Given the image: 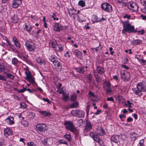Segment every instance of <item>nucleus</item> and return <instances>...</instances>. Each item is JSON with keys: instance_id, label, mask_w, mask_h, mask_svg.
Here are the masks:
<instances>
[{"instance_id": "obj_45", "label": "nucleus", "mask_w": 146, "mask_h": 146, "mask_svg": "<svg viewBox=\"0 0 146 146\" xmlns=\"http://www.w3.org/2000/svg\"><path fill=\"white\" fill-rule=\"evenodd\" d=\"M18 62V60L16 58H13L12 61V64L14 65L17 64Z\"/></svg>"}, {"instance_id": "obj_10", "label": "nucleus", "mask_w": 146, "mask_h": 146, "mask_svg": "<svg viewBox=\"0 0 146 146\" xmlns=\"http://www.w3.org/2000/svg\"><path fill=\"white\" fill-rule=\"evenodd\" d=\"M129 8L132 11L137 12L138 11V6L136 3L132 2L130 3V7Z\"/></svg>"}, {"instance_id": "obj_34", "label": "nucleus", "mask_w": 146, "mask_h": 146, "mask_svg": "<svg viewBox=\"0 0 146 146\" xmlns=\"http://www.w3.org/2000/svg\"><path fill=\"white\" fill-rule=\"evenodd\" d=\"M50 140V139L48 138L45 139L42 141V143L44 145H50L51 143L48 142Z\"/></svg>"}, {"instance_id": "obj_16", "label": "nucleus", "mask_w": 146, "mask_h": 146, "mask_svg": "<svg viewBox=\"0 0 146 146\" xmlns=\"http://www.w3.org/2000/svg\"><path fill=\"white\" fill-rule=\"evenodd\" d=\"M73 52L74 54L78 58L80 59H82L83 58L82 53L80 51L77 50H74Z\"/></svg>"}, {"instance_id": "obj_40", "label": "nucleus", "mask_w": 146, "mask_h": 146, "mask_svg": "<svg viewBox=\"0 0 146 146\" xmlns=\"http://www.w3.org/2000/svg\"><path fill=\"white\" fill-rule=\"evenodd\" d=\"M25 73L26 75V77L25 78H28L32 76L31 72L28 70H26Z\"/></svg>"}, {"instance_id": "obj_1", "label": "nucleus", "mask_w": 146, "mask_h": 146, "mask_svg": "<svg viewBox=\"0 0 146 146\" xmlns=\"http://www.w3.org/2000/svg\"><path fill=\"white\" fill-rule=\"evenodd\" d=\"M137 88L132 89V91L133 92L134 94L141 96L143 94L142 92H146V88L142 83L140 82L137 84Z\"/></svg>"}, {"instance_id": "obj_23", "label": "nucleus", "mask_w": 146, "mask_h": 146, "mask_svg": "<svg viewBox=\"0 0 146 146\" xmlns=\"http://www.w3.org/2000/svg\"><path fill=\"white\" fill-rule=\"evenodd\" d=\"M54 29L56 31H60L62 29V27L58 23H56L53 26Z\"/></svg>"}, {"instance_id": "obj_51", "label": "nucleus", "mask_w": 146, "mask_h": 146, "mask_svg": "<svg viewBox=\"0 0 146 146\" xmlns=\"http://www.w3.org/2000/svg\"><path fill=\"white\" fill-rule=\"evenodd\" d=\"M79 5L82 7H84L85 6V3L83 0H81L78 2Z\"/></svg>"}, {"instance_id": "obj_24", "label": "nucleus", "mask_w": 146, "mask_h": 146, "mask_svg": "<svg viewBox=\"0 0 146 146\" xmlns=\"http://www.w3.org/2000/svg\"><path fill=\"white\" fill-rule=\"evenodd\" d=\"M141 4L145 6L142 9V11L146 14V0H140V1Z\"/></svg>"}, {"instance_id": "obj_56", "label": "nucleus", "mask_w": 146, "mask_h": 146, "mask_svg": "<svg viewBox=\"0 0 146 146\" xmlns=\"http://www.w3.org/2000/svg\"><path fill=\"white\" fill-rule=\"evenodd\" d=\"M26 88H23V89H21L19 90H17V92L19 93H23L26 91Z\"/></svg>"}, {"instance_id": "obj_48", "label": "nucleus", "mask_w": 146, "mask_h": 146, "mask_svg": "<svg viewBox=\"0 0 146 146\" xmlns=\"http://www.w3.org/2000/svg\"><path fill=\"white\" fill-rule=\"evenodd\" d=\"M144 139L140 140L139 141V143L137 145V146H145L144 144Z\"/></svg>"}, {"instance_id": "obj_18", "label": "nucleus", "mask_w": 146, "mask_h": 146, "mask_svg": "<svg viewBox=\"0 0 146 146\" xmlns=\"http://www.w3.org/2000/svg\"><path fill=\"white\" fill-rule=\"evenodd\" d=\"M15 46L18 48L21 47V44L18 39L16 37H14L12 39Z\"/></svg>"}, {"instance_id": "obj_53", "label": "nucleus", "mask_w": 146, "mask_h": 146, "mask_svg": "<svg viewBox=\"0 0 146 146\" xmlns=\"http://www.w3.org/2000/svg\"><path fill=\"white\" fill-rule=\"evenodd\" d=\"M123 18L124 19H131V16L127 14L124 15L123 16Z\"/></svg>"}, {"instance_id": "obj_33", "label": "nucleus", "mask_w": 146, "mask_h": 146, "mask_svg": "<svg viewBox=\"0 0 146 146\" xmlns=\"http://www.w3.org/2000/svg\"><path fill=\"white\" fill-rule=\"evenodd\" d=\"M4 74H5V76L7 78H9L11 80H14L15 78V76L12 74L9 73H7L5 72H4Z\"/></svg>"}, {"instance_id": "obj_11", "label": "nucleus", "mask_w": 146, "mask_h": 146, "mask_svg": "<svg viewBox=\"0 0 146 146\" xmlns=\"http://www.w3.org/2000/svg\"><path fill=\"white\" fill-rule=\"evenodd\" d=\"M129 136L131 141L132 142V145L134 144L135 140L139 137V135L134 132L130 133Z\"/></svg>"}, {"instance_id": "obj_2", "label": "nucleus", "mask_w": 146, "mask_h": 146, "mask_svg": "<svg viewBox=\"0 0 146 146\" xmlns=\"http://www.w3.org/2000/svg\"><path fill=\"white\" fill-rule=\"evenodd\" d=\"M123 27H124L126 32L128 33H134L136 32L134 27L131 25L128 21H122Z\"/></svg>"}, {"instance_id": "obj_29", "label": "nucleus", "mask_w": 146, "mask_h": 146, "mask_svg": "<svg viewBox=\"0 0 146 146\" xmlns=\"http://www.w3.org/2000/svg\"><path fill=\"white\" fill-rule=\"evenodd\" d=\"M74 69L77 72L81 74L83 73L85 71L84 68L83 66L75 68Z\"/></svg>"}, {"instance_id": "obj_15", "label": "nucleus", "mask_w": 146, "mask_h": 146, "mask_svg": "<svg viewBox=\"0 0 146 146\" xmlns=\"http://www.w3.org/2000/svg\"><path fill=\"white\" fill-rule=\"evenodd\" d=\"M21 0H14L13 1L12 6L14 8H16L21 4Z\"/></svg>"}, {"instance_id": "obj_21", "label": "nucleus", "mask_w": 146, "mask_h": 146, "mask_svg": "<svg viewBox=\"0 0 146 146\" xmlns=\"http://www.w3.org/2000/svg\"><path fill=\"white\" fill-rule=\"evenodd\" d=\"M14 118L13 117L9 116L5 120V121L9 125H12L14 123Z\"/></svg>"}, {"instance_id": "obj_12", "label": "nucleus", "mask_w": 146, "mask_h": 146, "mask_svg": "<svg viewBox=\"0 0 146 146\" xmlns=\"http://www.w3.org/2000/svg\"><path fill=\"white\" fill-rule=\"evenodd\" d=\"M90 135L93 138L94 141L98 143L101 141L98 135L94 132H91L90 133Z\"/></svg>"}, {"instance_id": "obj_28", "label": "nucleus", "mask_w": 146, "mask_h": 146, "mask_svg": "<svg viewBox=\"0 0 146 146\" xmlns=\"http://www.w3.org/2000/svg\"><path fill=\"white\" fill-rule=\"evenodd\" d=\"M101 19L98 18L97 16L96 15L93 16L92 21L93 23H94L96 22H98L100 21Z\"/></svg>"}, {"instance_id": "obj_42", "label": "nucleus", "mask_w": 146, "mask_h": 146, "mask_svg": "<svg viewBox=\"0 0 146 146\" xmlns=\"http://www.w3.org/2000/svg\"><path fill=\"white\" fill-rule=\"evenodd\" d=\"M105 84L106 85L104 86V89L111 87V85L110 82H106L105 83Z\"/></svg>"}, {"instance_id": "obj_36", "label": "nucleus", "mask_w": 146, "mask_h": 146, "mask_svg": "<svg viewBox=\"0 0 146 146\" xmlns=\"http://www.w3.org/2000/svg\"><path fill=\"white\" fill-rule=\"evenodd\" d=\"M78 102H75L70 105V108H76L78 107Z\"/></svg>"}, {"instance_id": "obj_22", "label": "nucleus", "mask_w": 146, "mask_h": 146, "mask_svg": "<svg viewBox=\"0 0 146 146\" xmlns=\"http://www.w3.org/2000/svg\"><path fill=\"white\" fill-rule=\"evenodd\" d=\"M92 125L91 124L90 121H86L85 127V129L86 131H88L92 129Z\"/></svg>"}, {"instance_id": "obj_4", "label": "nucleus", "mask_w": 146, "mask_h": 146, "mask_svg": "<svg viewBox=\"0 0 146 146\" xmlns=\"http://www.w3.org/2000/svg\"><path fill=\"white\" fill-rule=\"evenodd\" d=\"M64 125L67 129H68L72 132L74 133L75 131L76 128L72 122L66 121L65 122Z\"/></svg>"}, {"instance_id": "obj_35", "label": "nucleus", "mask_w": 146, "mask_h": 146, "mask_svg": "<svg viewBox=\"0 0 146 146\" xmlns=\"http://www.w3.org/2000/svg\"><path fill=\"white\" fill-rule=\"evenodd\" d=\"M7 67L3 64L0 65V73L4 71H5L7 69Z\"/></svg>"}, {"instance_id": "obj_50", "label": "nucleus", "mask_w": 146, "mask_h": 146, "mask_svg": "<svg viewBox=\"0 0 146 146\" xmlns=\"http://www.w3.org/2000/svg\"><path fill=\"white\" fill-rule=\"evenodd\" d=\"M25 79L28 80V81L31 83L34 84L35 82V81L33 78L32 76L28 78H25Z\"/></svg>"}, {"instance_id": "obj_7", "label": "nucleus", "mask_w": 146, "mask_h": 146, "mask_svg": "<svg viewBox=\"0 0 146 146\" xmlns=\"http://www.w3.org/2000/svg\"><path fill=\"white\" fill-rule=\"evenodd\" d=\"M71 113L73 115L80 117H83L85 114L84 111L80 110H72Z\"/></svg>"}, {"instance_id": "obj_55", "label": "nucleus", "mask_w": 146, "mask_h": 146, "mask_svg": "<svg viewBox=\"0 0 146 146\" xmlns=\"http://www.w3.org/2000/svg\"><path fill=\"white\" fill-rule=\"evenodd\" d=\"M88 94L90 97L95 98V97L94 93H93L91 91H90Z\"/></svg>"}, {"instance_id": "obj_57", "label": "nucleus", "mask_w": 146, "mask_h": 146, "mask_svg": "<svg viewBox=\"0 0 146 146\" xmlns=\"http://www.w3.org/2000/svg\"><path fill=\"white\" fill-rule=\"evenodd\" d=\"M127 103L125 104V105H128V107L131 108L132 107L131 105H133V104L131 103L129 100L127 101Z\"/></svg>"}, {"instance_id": "obj_39", "label": "nucleus", "mask_w": 146, "mask_h": 146, "mask_svg": "<svg viewBox=\"0 0 146 146\" xmlns=\"http://www.w3.org/2000/svg\"><path fill=\"white\" fill-rule=\"evenodd\" d=\"M64 137L68 141H70L72 139L71 135L70 134H66L64 135Z\"/></svg>"}, {"instance_id": "obj_8", "label": "nucleus", "mask_w": 146, "mask_h": 146, "mask_svg": "<svg viewBox=\"0 0 146 146\" xmlns=\"http://www.w3.org/2000/svg\"><path fill=\"white\" fill-rule=\"evenodd\" d=\"M36 128L38 131L45 132L46 130V125L44 123H38L36 125Z\"/></svg>"}, {"instance_id": "obj_59", "label": "nucleus", "mask_w": 146, "mask_h": 146, "mask_svg": "<svg viewBox=\"0 0 146 146\" xmlns=\"http://www.w3.org/2000/svg\"><path fill=\"white\" fill-rule=\"evenodd\" d=\"M28 146H36L35 144L33 142H30L27 143Z\"/></svg>"}, {"instance_id": "obj_20", "label": "nucleus", "mask_w": 146, "mask_h": 146, "mask_svg": "<svg viewBox=\"0 0 146 146\" xmlns=\"http://www.w3.org/2000/svg\"><path fill=\"white\" fill-rule=\"evenodd\" d=\"M49 59L54 64H56L58 62L57 57L54 55H52L49 58Z\"/></svg>"}, {"instance_id": "obj_17", "label": "nucleus", "mask_w": 146, "mask_h": 146, "mask_svg": "<svg viewBox=\"0 0 146 146\" xmlns=\"http://www.w3.org/2000/svg\"><path fill=\"white\" fill-rule=\"evenodd\" d=\"M120 136L118 135H113L111 138V140L115 143H117L119 141Z\"/></svg>"}, {"instance_id": "obj_3", "label": "nucleus", "mask_w": 146, "mask_h": 146, "mask_svg": "<svg viewBox=\"0 0 146 146\" xmlns=\"http://www.w3.org/2000/svg\"><path fill=\"white\" fill-rule=\"evenodd\" d=\"M120 73L121 78L124 81L127 82L130 79V73L122 70L120 71Z\"/></svg>"}, {"instance_id": "obj_5", "label": "nucleus", "mask_w": 146, "mask_h": 146, "mask_svg": "<svg viewBox=\"0 0 146 146\" xmlns=\"http://www.w3.org/2000/svg\"><path fill=\"white\" fill-rule=\"evenodd\" d=\"M25 45L27 50L30 52L34 50L36 47L34 42L28 40L26 41Z\"/></svg>"}, {"instance_id": "obj_25", "label": "nucleus", "mask_w": 146, "mask_h": 146, "mask_svg": "<svg viewBox=\"0 0 146 146\" xmlns=\"http://www.w3.org/2000/svg\"><path fill=\"white\" fill-rule=\"evenodd\" d=\"M115 1L117 4L121 5L122 6H125L127 5V3L125 2V0H115Z\"/></svg>"}, {"instance_id": "obj_58", "label": "nucleus", "mask_w": 146, "mask_h": 146, "mask_svg": "<svg viewBox=\"0 0 146 146\" xmlns=\"http://www.w3.org/2000/svg\"><path fill=\"white\" fill-rule=\"evenodd\" d=\"M87 77L88 78V80L91 82L92 81V76L91 74H89L87 75Z\"/></svg>"}, {"instance_id": "obj_63", "label": "nucleus", "mask_w": 146, "mask_h": 146, "mask_svg": "<svg viewBox=\"0 0 146 146\" xmlns=\"http://www.w3.org/2000/svg\"><path fill=\"white\" fill-rule=\"evenodd\" d=\"M107 100L108 101H111L114 102V99L112 97H110L107 98Z\"/></svg>"}, {"instance_id": "obj_54", "label": "nucleus", "mask_w": 146, "mask_h": 146, "mask_svg": "<svg viewBox=\"0 0 146 146\" xmlns=\"http://www.w3.org/2000/svg\"><path fill=\"white\" fill-rule=\"evenodd\" d=\"M56 17V13H53V15L52 16V17L53 18L54 20H56L58 21L59 19L58 18Z\"/></svg>"}, {"instance_id": "obj_32", "label": "nucleus", "mask_w": 146, "mask_h": 146, "mask_svg": "<svg viewBox=\"0 0 146 146\" xmlns=\"http://www.w3.org/2000/svg\"><path fill=\"white\" fill-rule=\"evenodd\" d=\"M49 44L50 46L52 48H54V49L56 46V45L57 44L56 40L54 39L51 40Z\"/></svg>"}, {"instance_id": "obj_37", "label": "nucleus", "mask_w": 146, "mask_h": 146, "mask_svg": "<svg viewBox=\"0 0 146 146\" xmlns=\"http://www.w3.org/2000/svg\"><path fill=\"white\" fill-rule=\"evenodd\" d=\"M140 64L142 66H144L146 65V60H143L139 58H137Z\"/></svg>"}, {"instance_id": "obj_61", "label": "nucleus", "mask_w": 146, "mask_h": 146, "mask_svg": "<svg viewBox=\"0 0 146 146\" xmlns=\"http://www.w3.org/2000/svg\"><path fill=\"white\" fill-rule=\"evenodd\" d=\"M44 60L40 58H38L37 59V62L40 64H41L42 63L44 62Z\"/></svg>"}, {"instance_id": "obj_31", "label": "nucleus", "mask_w": 146, "mask_h": 146, "mask_svg": "<svg viewBox=\"0 0 146 146\" xmlns=\"http://www.w3.org/2000/svg\"><path fill=\"white\" fill-rule=\"evenodd\" d=\"M54 49L58 51L61 52L63 50V48L61 44H57L54 48Z\"/></svg>"}, {"instance_id": "obj_14", "label": "nucleus", "mask_w": 146, "mask_h": 146, "mask_svg": "<svg viewBox=\"0 0 146 146\" xmlns=\"http://www.w3.org/2000/svg\"><path fill=\"white\" fill-rule=\"evenodd\" d=\"M4 134L6 137L13 134V131L9 128H7L4 129Z\"/></svg>"}, {"instance_id": "obj_26", "label": "nucleus", "mask_w": 146, "mask_h": 146, "mask_svg": "<svg viewBox=\"0 0 146 146\" xmlns=\"http://www.w3.org/2000/svg\"><path fill=\"white\" fill-rule=\"evenodd\" d=\"M39 112L44 117H47L51 115V113L48 111H40Z\"/></svg>"}, {"instance_id": "obj_49", "label": "nucleus", "mask_w": 146, "mask_h": 146, "mask_svg": "<svg viewBox=\"0 0 146 146\" xmlns=\"http://www.w3.org/2000/svg\"><path fill=\"white\" fill-rule=\"evenodd\" d=\"M5 39L6 41L8 43L7 46H9L10 47L12 48L14 46V45L13 44H11L10 42H9V40L6 37H5Z\"/></svg>"}, {"instance_id": "obj_30", "label": "nucleus", "mask_w": 146, "mask_h": 146, "mask_svg": "<svg viewBox=\"0 0 146 146\" xmlns=\"http://www.w3.org/2000/svg\"><path fill=\"white\" fill-rule=\"evenodd\" d=\"M96 70L98 73L100 74H102L105 72L104 68L99 66L97 67Z\"/></svg>"}, {"instance_id": "obj_27", "label": "nucleus", "mask_w": 146, "mask_h": 146, "mask_svg": "<svg viewBox=\"0 0 146 146\" xmlns=\"http://www.w3.org/2000/svg\"><path fill=\"white\" fill-rule=\"evenodd\" d=\"M131 44L133 45L136 46L142 44L141 40L139 39L133 40L131 42Z\"/></svg>"}, {"instance_id": "obj_6", "label": "nucleus", "mask_w": 146, "mask_h": 146, "mask_svg": "<svg viewBox=\"0 0 146 146\" xmlns=\"http://www.w3.org/2000/svg\"><path fill=\"white\" fill-rule=\"evenodd\" d=\"M101 8L102 10L108 12H111L113 11L112 6L108 3H102Z\"/></svg>"}, {"instance_id": "obj_60", "label": "nucleus", "mask_w": 146, "mask_h": 146, "mask_svg": "<svg viewBox=\"0 0 146 146\" xmlns=\"http://www.w3.org/2000/svg\"><path fill=\"white\" fill-rule=\"evenodd\" d=\"M127 138V137L124 134L121 135V139L123 141L125 140Z\"/></svg>"}, {"instance_id": "obj_43", "label": "nucleus", "mask_w": 146, "mask_h": 146, "mask_svg": "<svg viewBox=\"0 0 146 146\" xmlns=\"http://www.w3.org/2000/svg\"><path fill=\"white\" fill-rule=\"evenodd\" d=\"M58 142V143L60 144H63L68 145V142L63 139H61L60 140H59Z\"/></svg>"}, {"instance_id": "obj_64", "label": "nucleus", "mask_w": 146, "mask_h": 146, "mask_svg": "<svg viewBox=\"0 0 146 146\" xmlns=\"http://www.w3.org/2000/svg\"><path fill=\"white\" fill-rule=\"evenodd\" d=\"M0 80H3L4 81L7 80V79L5 77L1 75H0Z\"/></svg>"}, {"instance_id": "obj_41", "label": "nucleus", "mask_w": 146, "mask_h": 146, "mask_svg": "<svg viewBox=\"0 0 146 146\" xmlns=\"http://www.w3.org/2000/svg\"><path fill=\"white\" fill-rule=\"evenodd\" d=\"M77 96L75 93L73 94L71 96L70 100L72 101H74L76 100Z\"/></svg>"}, {"instance_id": "obj_13", "label": "nucleus", "mask_w": 146, "mask_h": 146, "mask_svg": "<svg viewBox=\"0 0 146 146\" xmlns=\"http://www.w3.org/2000/svg\"><path fill=\"white\" fill-rule=\"evenodd\" d=\"M57 63V64H54L52 66L53 68L56 70L58 72H60L62 70V65L61 64L60 62H58Z\"/></svg>"}, {"instance_id": "obj_44", "label": "nucleus", "mask_w": 146, "mask_h": 146, "mask_svg": "<svg viewBox=\"0 0 146 146\" xmlns=\"http://www.w3.org/2000/svg\"><path fill=\"white\" fill-rule=\"evenodd\" d=\"M105 90L106 91L107 94L110 95H111L112 94V91L111 87L109 88H106Z\"/></svg>"}, {"instance_id": "obj_52", "label": "nucleus", "mask_w": 146, "mask_h": 146, "mask_svg": "<svg viewBox=\"0 0 146 146\" xmlns=\"http://www.w3.org/2000/svg\"><path fill=\"white\" fill-rule=\"evenodd\" d=\"M101 47H99V46H98L95 48H92L91 49L93 52H94L96 51V52H98V50L101 49Z\"/></svg>"}, {"instance_id": "obj_19", "label": "nucleus", "mask_w": 146, "mask_h": 146, "mask_svg": "<svg viewBox=\"0 0 146 146\" xmlns=\"http://www.w3.org/2000/svg\"><path fill=\"white\" fill-rule=\"evenodd\" d=\"M11 22L14 23H16L19 21V19L17 15L14 14L11 16Z\"/></svg>"}, {"instance_id": "obj_9", "label": "nucleus", "mask_w": 146, "mask_h": 146, "mask_svg": "<svg viewBox=\"0 0 146 146\" xmlns=\"http://www.w3.org/2000/svg\"><path fill=\"white\" fill-rule=\"evenodd\" d=\"M76 11V10L73 8L68 9L67 12L68 13L71 17H72L74 19H75L77 16Z\"/></svg>"}, {"instance_id": "obj_62", "label": "nucleus", "mask_w": 146, "mask_h": 146, "mask_svg": "<svg viewBox=\"0 0 146 146\" xmlns=\"http://www.w3.org/2000/svg\"><path fill=\"white\" fill-rule=\"evenodd\" d=\"M26 105L25 104L23 103L20 104V107L22 109H24L26 108Z\"/></svg>"}, {"instance_id": "obj_46", "label": "nucleus", "mask_w": 146, "mask_h": 146, "mask_svg": "<svg viewBox=\"0 0 146 146\" xmlns=\"http://www.w3.org/2000/svg\"><path fill=\"white\" fill-rule=\"evenodd\" d=\"M63 97L62 99L64 101H66L68 99L69 97V96L68 94H66V93H64L63 95Z\"/></svg>"}, {"instance_id": "obj_47", "label": "nucleus", "mask_w": 146, "mask_h": 146, "mask_svg": "<svg viewBox=\"0 0 146 146\" xmlns=\"http://www.w3.org/2000/svg\"><path fill=\"white\" fill-rule=\"evenodd\" d=\"M99 132H98L99 134L100 135H103L105 134V132L104 130L102 128H101L100 130H98Z\"/></svg>"}, {"instance_id": "obj_38", "label": "nucleus", "mask_w": 146, "mask_h": 146, "mask_svg": "<svg viewBox=\"0 0 146 146\" xmlns=\"http://www.w3.org/2000/svg\"><path fill=\"white\" fill-rule=\"evenodd\" d=\"M25 29L28 32L30 31L32 29L31 26L29 24L25 25Z\"/></svg>"}]
</instances>
